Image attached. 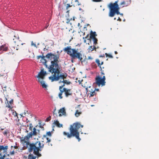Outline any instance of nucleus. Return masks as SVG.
Listing matches in <instances>:
<instances>
[{"label": "nucleus", "mask_w": 159, "mask_h": 159, "mask_svg": "<svg viewBox=\"0 0 159 159\" xmlns=\"http://www.w3.org/2000/svg\"><path fill=\"white\" fill-rule=\"evenodd\" d=\"M71 58H72V57H71ZM73 58H71V62H73Z\"/></svg>", "instance_id": "nucleus-53"}, {"label": "nucleus", "mask_w": 159, "mask_h": 159, "mask_svg": "<svg viewBox=\"0 0 159 159\" xmlns=\"http://www.w3.org/2000/svg\"><path fill=\"white\" fill-rule=\"evenodd\" d=\"M26 131L27 132H28V131L27 130H26Z\"/></svg>", "instance_id": "nucleus-63"}, {"label": "nucleus", "mask_w": 159, "mask_h": 159, "mask_svg": "<svg viewBox=\"0 0 159 159\" xmlns=\"http://www.w3.org/2000/svg\"><path fill=\"white\" fill-rule=\"evenodd\" d=\"M88 36H89V34H88L85 37H83V39H86L88 37Z\"/></svg>", "instance_id": "nucleus-47"}, {"label": "nucleus", "mask_w": 159, "mask_h": 159, "mask_svg": "<svg viewBox=\"0 0 159 159\" xmlns=\"http://www.w3.org/2000/svg\"><path fill=\"white\" fill-rule=\"evenodd\" d=\"M95 82L94 83V84L98 85V86H103L105 85L106 84V77L105 76H103L102 77L98 75L96 76L95 79Z\"/></svg>", "instance_id": "nucleus-6"}, {"label": "nucleus", "mask_w": 159, "mask_h": 159, "mask_svg": "<svg viewBox=\"0 0 159 159\" xmlns=\"http://www.w3.org/2000/svg\"><path fill=\"white\" fill-rule=\"evenodd\" d=\"M37 130L35 128H34L33 131H32L24 137H20V142L23 146V149L28 148L29 152L33 151L35 155L40 157L41 156V154L39 153V151H41V149L43 148L44 144H41L39 141H38L35 143H32L29 142V139L30 138H31L33 136L37 135L38 133Z\"/></svg>", "instance_id": "nucleus-2"}, {"label": "nucleus", "mask_w": 159, "mask_h": 159, "mask_svg": "<svg viewBox=\"0 0 159 159\" xmlns=\"http://www.w3.org/2000/svg\"><path fill=\"white\" fill-rule=\"evenodd\" d=\"M43 137L44 138H46V135H43Z\"/></svg>", "instance_id": "nucleus-56"}, {"label": "nucleus", "mask_w": 159, "mask_h": 159, "mask_svg": "<svg viewBox=\"0 0 159 159\" xmlns=\"http://www.w3.org/2000/svg\"><path fill=\"white\" fill-rule=\"evenodd\" d=\"M105 54L107 57H109L110 58H113V57L112 56V55H111L110 54H108L106 53H105Z\"/></svg>", "instance_id": "nucleus-27"}, {"label": "nucleus", "mask_w": 159, "mask_h": 159, "mask_svg": "<svg viewBox=\"0 0 159 159\" xmlns=\"http://www.w3.org/2000/svg\"><path fill=\"white\" fill-rule=\"evenodd\" d=\"M86 90L88 94H90L89 97H93L96 94L95 91L96 89L94 88L93 86H89V87L86 88Z\"/></svg>", "instance_id": "nucleus-9"}, {"label": "nucleus", "mask_w": 159, "mask_h": 159, "mask_svg": "<svg viewBox=\"0 0 159 159\" xmlns=\"http://www.w3.org/2000/svg\"><path fill=\"white\" fill-rule=\"evenodd\" d=\"M95 62L96 63H97L98 66H99L100 68L102 67L101 66L100 61L98 59H96Z\"/></svg>", "instance_id": "nucleus-24"}, {"label": "nucleus", "mask_w": 159, "mask_h": 159, "mask_svg": "<svg viewBox=\"0 0 159 159\" xmlns=\"http://www.w3.org/2000/svg\"><path fill=\"white\" fill-rule=\"evenodd\" d=\"M15 152L14 150L12 151V152H11L10 154L11 155H13L14 154Z\"/></svg>", "instance_id": "nucleus-44"}, {"label": "nucleus", "mask_w": 159, "mask_h": 159, "mask_svg": "<svg viewBox=\"0 0 159 159\" xmlns=\"http://www.w3.org/2000/svg\"><path fill=\"white\" fill-rule=\"evenodd\" d=\"M96 90L97 91H98L99 90V89H96Z\"/></svg>", "instance_id": "nucleus-58"}, {"label": "nucleus", "mask_w": 159, "mask_h": 159, "mask_svg": "<svg viewBox=\"0 0 159 159\" xmlns=\"http://www.w3.org/2000/svg\"><path fill=\"white\" fill-rule=\"evenodd\" d=\"M37 157L34 156L32 154H30L28 157V159H36Z\"/></svg>", "instance_id": "nucleus-19"}, {"label": "nucleus", "mask_w": 159, "mask_h": 159, "mask_svg": "<svg viewBox=\"0 0 159 159\" xmlns=\"http://www.w3.org/2000/svg\"><path fill=\"white\" fill-rule=\"evenodd\" d=\"M59 114L58 116H62V115H66V112L64 107H62L61 108L59 111L58 112Z\"/></svg>", "instance_id": "nucleus-13"}, {"label": "nucleus", "mask_w": 159, "mask_h": 159, "mask_svg": "<svg viewBox=\"0 0 159 159\" xmlns=\"http://www.w3.org/2000/svg\"><path fill=\"white\" fill-rule=\"evenodd\" d=\"M47 135H48L49 136H51V133L50 131L48 132L47 133Z\"/></svg>", "instance_id": "nucleus-35"}, {"label": "nucleus", "mask_w": 159, "mask_h": 159, "mask_svg": "<svg viewBox=\"0 0 159 159\" xmlns=\"http://www.w3.org/2000/svg\"><path fill=\"white\" fill-rule=\"evenodd\" d=\"M81 127L83 128V125H81L79 123H75L71 125L70 128V133L64 131L63 134L64 135L66 136L67 138L70 139L72 137L75 136L78 139L79 141L81 140L79 137V133L78 130Z\"/></svg>", "instance_id": "nucleus-3"}, {"label": "nucleus", "mask_w": 159, "mask_h": 159, "mask_svg": "<svg viewBox=\"0 0 159 159\" xmlns=\"http://www.w3.org/2000/svg\"><path fill=\"white\" fill-rule=\"evenodd\" d=\"M3 134L4 135H7V132L6 131H5L3 132Z\"/></svg>", "instance_id": "nucleus-41"}, {"label": "nucleus", "mask_w": 159, "mask_h": 159, "mask_svg": "<svg viewBox=\"0 0 159 159\" xmlns=\"http://www.w3.org/2000/svg\"><path fill=\"white\" fill-rule=\"evenodd\" d=\"M129 3L130 2H125V1H123L122 2H121L120 5H122V7H127L129 5Z\"/></svg>", "instance_id": "nucleus-18"}, {"label": "nucleus", "mask_w": 159, "mask_h": 159, "mask_svg": "<svg viewBox=\"0 0 159 159\" xmlns=\"http://www.w3.org/2000/svg\"><path fill=\"white\" fill-rule=\"evenodd\" d=\"M117 20H119L120 21H121V19L119 17L118 19Z\"/></svg>", "instance_id": "nucleus-52"}, {"label": "nucleus", "mask_w": 159, "mask_h": 159, "mask_svg": "<svg viewBox=\"0 0 159 159\" xmlns=\"http://www.w3.org/2000/svg\"><path fill=\"white\" fill-rule=\"evenodd\" d=\"M14 147L15 149H19V147L16 146H14V147L11 146V148Z\"/></svg>", "instance_id": "nucleus-38"}, {"label": "nucleus", "mask_w": 159, "mask_h": 159, "mask_svg": "<svg viewBox=\"0 0 159 159\" xmlns=\"http://www.w3.org/2000/svg\"><path fill=\"white\" fill-rule=\"evenodd\" d=\"M115 54H117V51H115Z\"/></svg>", "instance_id": "nucleus-57"}, {"label": "nucleus", "mask_w": 159, "mask_h": 159, "mask_svg": "<svg viewBox=\"0 0 159 159\" xmlns=\"http://www.w3.org/2000/svg\"><path fill=\"white\" fill-rule=\"evenodd\" d=\"M29 122H30L29 120H28L27 119H26V123H27Z\"/></svg>", "instance_id": "nucleus-51"}, {"label": "nucleus", "mask_w": 159, "mask_h": 159, "mask_svg": "<svg viewBox=\"0 0 159 159\" xmlns=\"http://www.w3.org/2000/svg\"><path fill=\"white\" fill-rule=\"evenodd\" d=\"M8 48L6 44L2 45L0 47V51H7Z\"/></svg>", "instance_id": "nucleus-14"}, {"label": "nucleus", "mask_w": 159, "mask_h": 159, "mask_svg": "<svg viewBox=\"0 0 159 159\" xmlns=\"http://www.w3.org/2000/svg\"><path fill=\"white\" fill-rule=\"evenodd\" d=\"M49 144L50 145H51V146H52V144L50 143H49Z\"/></svg>", "instance_id": "nucleus-59"}, {"label": "nucleus", "mask_w": 159, "mask_h": 159, "mask_svg": "<svg viewBox=\"0 0 159 159\" xmlns=\"http://www.w3.org/2000/svg\"><path fill=\"white\" fill-rule=\"evenodd\" d=\"M81 113V112L79 111L78 110H76L75 113V115L76 116L78 117Z\"/></svg>", "instance_id": "nucleus-21"}, {"label": "nucleus", "mask_w": 159, "mask_h": 159, "mask_svg": "<svg viewBox=\"0 0 159 159\" xmlns=\"http://www.w3.org/2000/svg\"><path fill=\"white\" fill-rule=\"evenodd\" d=\"M71 20V19H67V21H66V23H67V24H68L69 23H70V20Z\"/></svg>", "instance_id": "nucleus-43"}, {"label": "nucleus", "mask_w": 159, "mask_h": 159, "mask_svg": "<svg viewBox=\"0 0 159 159\" xmlns=\"http://www.w3.org/2000/svg\"><path fill=\"white\" fill-rule=\"evenodd\" d=\"M97 35L96 34L95 32H93L92 31H91L90 33V38L91 39L94 38H96V36Z\"/></svg>", "instance_id": "nucleus-16"}, {"label": "nucleus", "mask_w": 159, "mask_h": 159, "mask_svg": "<svg viewBox=\"0 0 159 159\" xmlns=\"http://www.w3.org/2000/svg\"><path fill=\"white\" fill-rule=\"evenodd\" d=\"M88 59L89 60H92L93 59V58L91 56H89L88 57Z\"/></svg>", "instance_id": "nucleus-42"}, {"label": "nucleus", "mask_w": 159, "mask_h": 159, "mask_svg": "<svg viewBox=\"0 0 159 159\" xmlns=\"http://www.w3.org/2000/svg\"><path fill=\"white\" fill-rule=\"evenodd\" d=\"M24 157V158H25V159H26V158H27V157H26V156H24V157Z\"/></svg>", "instance_id": "nucleus-55"}, {"label": "nucleus", "mask_w": 159, "mask_h": 159, "mask_svg": "<svg viewBox=\"0 0 159 159\" xmlns=\"http://www.w3.org/2000/svg\"><path fill=\"white\" fill-rule=\"evenodd\" d=\"M56 107H55L54 109V110L53 111V116L55 117H57L58 116V114H57V113L56 112Z\"/></svg>", "instance_id": "nucleus-22"}, {"label": "nucleus", "mask_w": 159, "mask_h": 159, "mask_svg": "<svg viewBox=\"0 0 159 159\" xmlns=\"http://www.w3.org/2000/svg\"><path fill=\"white\" fill-rule=\"evenodd\" d=\"M92 39L93 40V43L95 45H96L97 43L98 39L96 38H94Z\"/></svg>", "instance_id": "nucleus-25"}, {"label": "nucleus", "mask_w": 159, "mask_h": 159, "mask_svg": "<svg viewBox=\"0 0 159 159\" xmlns=\"http://www.w3.org/2000/svg\"><path fill=\"white\" fill-rule=\"evenodd\" d=\"M46 139L47 140V143H48V145L49 146L50 145L49 144V143L51 142V140L48 138H46Z\"/></svg>", "instance_id": "nucleus-31"}, {"label": "nucleus", "mask_w": 159, "mask_h": 159, "mask_svg": "<svg viewBox=\"0 0 159 159\" xmlns=\"http://www.w3.org/2000/svg\"><path fill=\"white\" fill-rule=\"evenodd\" d=\"M5 155H4V156H3V157H0V159H4V157H5Z\"/></svg>", "instance_id": "nucleus-46"}, {"label": "nucleus", "mask_w": 159, "mask_h": 159, "mask_svg": "<svg viewBox=\"0 0 159 159\" xmlns=\"http://www.w3.org/2000/svg\"><path fill=\"white\" fill-rule=\"evenodd\" d=\"M27 112L28 111H27L25 110L24 112V114L25 115L26 113H27Z\"/></svg>", "instance_id": "nucleus-49"}, {"label": "nucleus", "mask_w": 159, "mask_h": 159, "mask_svg": "<svg viewBox=\"0 0 159 159\" xmlns=\"http://www.w3.org/2000/svg\"><path fill=\"white\" fill-rule=\"evenodd\" d=\"M100 68V70L101 71V74L102 75H104V73L103 72L104 70H102V68L103 69L104 68V67H102H102H101Z\"/></svg>", "instance_id": "nucleus-32"}, {"label": "nucleus", "mask_w": 159, "mask_h": 159, "mask_svg": "<svg viewBox=\"0 0 159 159\" xmlns=\"http://www.w3.org/2000/svg\"><path fill=\"white\" fill-rule=\"evenodd\" d=\"M39 82L42 87L46 89L47 88V85L45 84L44 81L43 80H41L40 79H39Z\"/></svg>", "instance_id": "nucleus-15"}, {"label": "nucleus", "mask_w": 159, "mask_h": 159, "mask_svg": "<svg viewBox=\"0 0 159 159\" xmlns=\"http://www.w3.org/2000/svg\"><path fill=\"white\" fill-rule=\"evenodd\" d=\"M84 39V43H86V40L85 39Z\"/></svg>", "instance_id": "nucleus-50"}, {"label": "nucleus", "mask_w": 159, "mask_h": 159, "mask_svg": "<svg viewBox=\"0 0 159 159\" xmlns=\"http://www.w3.org/2000/svg\"><path fill=\"white\" fill-rule=\"evenodd\" d=\"M70 30H72L71 29H70V30H69V31H70Z\"/></svg>", "instance_id": "nucleus-60"}, {"label": "nucleus", "mask_w": 159, "mask_h": 159, "mask_svg": "<svg viewBox=\"0 0 159 159\" xmlns=\"http://www.w3.org/2000/svg\"><path fill=\"white\" fill-rule=\"evenodd\" d=\"M54 123L56 126H57L58 127L60 128L62 127V125L60 124L59 122L57 120H54Z\"/></svg>", "instance_id": "nucleus-17"}, {"label": "nucleus", "mask_w": 159, "mask_h": 159, "mask_svg": "<svg viewBox=\"0 0 159 159\" xmlns=\"http://www.w3.org/2000/svg\"><path fill=\"white\" fill-rule=\"evenodd\" d=\"M118 1H117L114 3H110L108 5V7L110 9L109 16L110 17H113L115 14H120L119 12L120 8L118 4Z\"/></svg>", "instance_id": "nucleus-5"}, {"label": "nucleus", "mask_w": 159, "mask_h": 159, "mask_svg": "<svg viewBox=\"0 0 159 159\" xmlns=\"http://www.w3.org/2000/svg\"><path fill=\"white\" fill-rule=\"evenodd\" d=\"M46 74V71H44L43 70H41L40 72L38 74V75L36 76V77L38 78V81H39V79L41 80H43L44 79V76Z\"/></svg>", "instance_id": "nucleus-10"}, {"label": "nucleus", "mask_w": 159, "mask_h": 159, "mask_svg": "<svg viewBox=\"0 0 159 159\" xmlns=\"http://www.w3.org/2000/svg\"><path fill=\"white\" fill-rule=\"evenodd\" d=\"M50 53H48L46 55H47L48 54H49ZM46 56H44L43 55H42V58L41 59V62L45 66L46 68H47L48 69V67L50 66H48V65L47 64V61L45 59V57L47 58L46 57ZM48 59V58H47ZM49 60H50L48 58Z\"/></svg>", "instance_id": "nucleus-11"}, {"label": "nucleus", "mask_w": 159, "mask_h": 159, "mask_svg": "<svg viewBox=\"0 0 159 159\" xmlns=\"http://www.w3.org/2000/svg\"><path fill=\"white\" fill-rule=\"evenodd\" d=\"M75 5H80V4L79 3V1L78 0H75Z\"/></svg>", "instance_id": "nucleus-28"}, {"label": "nucleus", "mask_w": 159, "mask_h": 159, "mask_svg": "<svg viewBox=\"0 0 159 159\" xmlns=\"http://www.w3.org/2000/svg\"><path fill=\"white\" fill-rule=\"evenodd\" d=\"M49 26V24H47L46 26H45V28L46 29H47V28H48V26Z\"/></svg>", "instance_id": "nucleus-48"}, {"label": "nucleus", "mask_w": 159, "mask_h": 159, "mask_svg": "<svg viewBox=\"0 0 159 159\" xmlns=\"http://www.w3.org/2000/svg\"><path fill=\"white\" fill-rule=\"evenodd\" d=\"M63 50L67 52L72 58L78 59L81 62L82 64L84 62L86 61L87 62V59L85 58L83 60L82 54L78 52V50L74 48H71L70 46H68L65 48Z\"/></svg>", "instance_id": "nucleus-4"}, {"label": "nucleus", "mask_w": 159, "mask_h": 159, "mask_svg": "<svg viewBox=\"0 0 159 159\" xmlns=\"http://www.w3.org/2000/svg\"><path fill=\"white\" fill-rule=\"evenodd\" d=\"M31 45L32 46H34V47H36V48H37V47H36V45L33 42H31Z\"/></svg>", "instance_id": "nucleus-37"}, {"label": "nucleus", "mask_w": 159, "mask_h": 159, "mask_svg": "<svg viewBox=\"0 0 159 159\" xmlns=\"http://www.w3.org/2000/svg\"><path fill=\"white\" fill-rule=\"evenodd\" d=\"M64 92L65 96L67 98L69 96H71L72 94V93L71 91V89L63 88L62 90L58 94V96L60 99L62 98V94Z\"/></svg>", "instance_id": "nucleus-7"}, {"label": "nucleus", "mask_w": 159, "mask_h": 159, "mask_svg": "<svg viewBox=\"0 0 159 159\" xmlns=\"http://www.w3.org/2000/svg\"><path fill=\"white\" fill-rule=\"evenodd\" d=\"M125 2H130L129 4L131 3V0H125Z\"/></svg>", "instance_id": "nucleus-40"}, {"label": "nucleus", "mask_w": 159, "mask_h": 159, "mask_svg": "<svg viewBox=\"0 0 159 159\" xmlns=\"http://www.w3.org/2000/svg\"><path fill=\"white\" fill-rule=\"evenodd\" d=\"M46 57L50 60L51 64L48 67V71L52 74L49 77V80L52 82L60 80V83H63L67 85L70 84V82L65 80L67 76V74L61 73V66L59 64V55L51 53L48 54Z\"/></svg>", "instance_id": "nucleus-1"}, {"label": "nucleus", "mask_w": 159, "mask_h": 159, "mask_svg": "<svg viewBox=\"0 0 159 159\" xmlns=\"http://www.w3.org/2000/svg\"><path fill=\"white\" fill-rule=\"evenodd\" d=\"M114 20H116V18H114Z\"/></svg>", "instance_id": "nucleus-61"}, {"label": "nucleus", "mask_w": 159, "mask_h": 159, "mask_svg": "<svg viewBox=\"0 0 159 159\" xmlns=\"http://www.w3.org/2000/svg\"><path fill=\"white\" fill-rule=\"evenodd\" d=\"M51 119V116H49V117H48V118H47L46 119V121L47 122H48L49 121H50Z\"/></svg>", "instance_id": "nucleus-29"}, {"label": "nucleus", "mask_w": 159, "mask_h": 159, "mask_svg": "<svg viewBox=\"0 0 159 159\" xmlns=\"http://www.w3.org/2000/svg\"><path fill=\"white\" fill-rule=\"evenodd\" d=\"M38 157H39L37 155ZM40 156L39 157H40ZM37 158H38V157H37Z\"/></svg>", "instance_id": "nucleus-62"}, {"label": "nucleus", "mask_w": 159, "mask_h": 159, "mask_svg": "<svg viewBox=\"0 0 159 159\" xmlns=\"http://www.w3.org/2000/svg\"><path fill=\"white\" fill-rule=\"evenodd\" d=\"M4 150H7L8 149V146H6L4 147Z\"/></svg>", "instance_id": "nucleus-45"}, {"label": "nucleus", "mask_w": 159, "mask_h": 159, "mask_svg": "<svg viewBox=\"0 0 159 159\" xmlns=\"http://www.w3.org/2000/svg\"><path fill=\"white\" fill-rule=\"evenodd\" d=\"M12 114L14 116H16L17 117L18 114L16 112V111H15V112H13Z\"/></svg>", "instance_id": "nucleus-34"}, {"label": "nucleus", "mask_w": 159, "mask_h": 159, "mask_svg": "<svg viewBox=\"0 0 159 159\" xmlns=\"http://www.w3.org/2000/svg\"><path fill=\"white\" fill-rule=\"evenodd\" d=\"M19 38L18 34L15 35L14 36V37L13 38V41L15 43L14 48H15V47L16 49L17 50L19 49V48L17 47V46L18 47L19 46H20L21 45H23L24 44L21 43L20 41L19 40Z\"/></svg>", "instance_id": "nucleus-8"}, {"label": "nucleus", "mask_w": 159, "mask_h": 159, "mask_svg": "<svg viewBox=\"0 0 159 159\" xmlns=\"http://www.w3.org/2000/svg\"><path fill=\"white\" fill-rule=\"evenodd\" d=\"M6 100L7 101V105H6V107H8L10 109H11L13 108V100L11 99L10 101H9L7 98H6Z\"/></svg>", "instance_id": "nucleus-12"}, {"label": "nucleus", "mask_w": 159, "mask_h": 159, "mask_svg": "<svg viewBox=\"0 0 159 159\" xmlns=\"http://www.w3.org/2000/svg\"><path fill=\"white\" fill-rule=\"evenodd\" d=\"M103 64V61L101 62V63H100L101 66Z\"/></svg>", "instance_id": "nucleus-54"}, {"label": "nucleus", "mask_w": 159, "mask_h": 159, "mask_svg": "<svg viewBox=\"0 0 159 159\" xmlns=\"http://www.w3.org/2000/svg\"><path fill=\"white\" fill-rule=\"evenodd\" d=\"M96 49L95 46H90L88 48V52H91L92 51H93L94 49Z\"/></svg>", "instance_id": "nucleus-20"}, {"label": "nucleus", "mask_w": 159, "mask_h": 159, "mask_svg": "<svg viewBox=\"0 0 159 159\" xmlns=\"http://www.w3.org/2000/svg\"><path fill=\"white\" fill-rule=\"evenodd\" d=\"M4 147L3 145H0V150H4Z\"/></svg>", "instance_id": "nucleus-33"}, {"label": "nucleus", "mask_w": 159, "mask_h": 159, "mask_svg": "<svg viewBox=\"0 0 159 159\" xmlns=\"http://www.w3.org/2000/svg\"><path fill=\"white\" fill-rule=\"evenodd\" d=\"M42 56H38L37 57V59L39 60L40 58H42Z\"/></svg>", "instance_id": "nucleus-39"}, {"label": "nucleus", "mask_w": 159, "mask_h": 159, "mask_svg": "<svg viewBox=\"0 0 159 159\" xmlns=\"http://www.w3.org/2000/svg\"><path fill=\"white\" fill-rule=\"evenodd\" d=\"M94 2H99L102 1V0H92Z\"/></svg>", "instance_id": "nucleus-36"}, {"label": "nucleus", "mask_w": 159, "mask_h": 159, "mask_svg": "<svg viewBox=\"0 0 159 159\" xmlns=\"http://www.w3.org/2000/svg\"><path fill=\"white\" fill-rule=\"evenodd\" d=\"M25 127H27L29 126V125H25ZM29 129L30 130L32 131V128L33 127V126L32 125V124L31 123H30L29 124Z\"/></svg>", "instance_id": "nucleus-23"}, {"label": "nucleus", "mask_w": 159, "mask_h": 159, "mask_svg": "<svg viewBox=\"0 0 159 159\" xmlns=\"http://www.w3.org/2000/svg\"><path fill=\"white\" fill-rule=\"evenodd\" d=\"M72 5H70L69 4H66V9H68L69 7H72Z\"/></svg>", "instance_id": "nucleus-30"}, {"label": "nucleus", "mask_w": 159, "mask_h": 159, "mask_svg": "<svg viewBox=\"0 0 159 159\" xmlns=\"http://www.w3.org/2000/svg\"><path fill=\"white\" fill-rule=\"evenodd\" d=\"M65 84L63 83V85H62L61 86H60L59 87V89L60 91V92H61V91L62 90L63 88L65 86Z\"/></svg>", "instance_id": "nucleus-26"}]
</instances>
